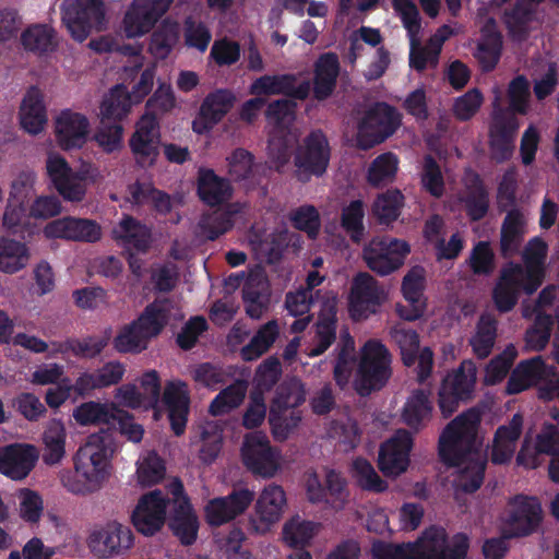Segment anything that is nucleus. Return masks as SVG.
<instances>
[{
  "label": "nucleus",
  "mask_w": 559,
  "mask_h": 559,
  "mask_svg": "<svg viewBox=\"0 0 559 559\" xmlns=\"http://www.w3.org/2000/svg\"><path fill=\"white\" fill-rule=\"evenodd\" d=\"M37 174L33 169L20 170L10 183L9 195L2 215V226L13 227L25 219L24 207L36 195Z\"/></svg>",
  "instance_id": "obj_20"
},
{
  "label": "nucleus",
  "mask_w": 559,
  "mask_h": 559,
  "mask_svg": "<svg viewBox=\"0 0 559 559\" xmlns=\"http://www.w3.org/2000/svg\"><path fill=\"white\" fill-rule=\"evenodd\" d=\"M325 486L322 485L316 472H308L305 475L304 487L308 502L312 504H324L325 509L341 511L348 502L346 481L342 475L333 469L325 472Z\"/></svg>",
  "instance_id": "obj_15"
},
{
  "label": "nucleus",
  "mask_w": 559,
  "mask_h": 559,
  "mask_svg": "<svg viewBox=\"0 0 559 559\" xmlns=\"http://www.w3.org/2000/svg\"><path fill=\"white\" fill-rule=\"evenodd\" d=\"M181 317L177 304L168 299L156 300L145 308L136 321L120 329L114 338V347L119 353H140L165 325Z\"/></svg>",
  "instance_id": "obj_3"
},
{
  "label": "nucleus",
  "mask_w": 559,
  "mask_h": 559,
  "mask_svg": "<svg viewBox=\"0 0 559 559\" xmlns=\"http://www.w3.org/2000/svg\"><path fill=\"white\" fill-rule=\"evenodd\" d=\"M479 420V413L471 409L453 419L439 438L441 461L457 467L453 478L457 492H473L483 483L486 460L477 435Z\"/></svg>",
  "instance_id": "obj_1"
},
{
  "label": "nucleus",
  "mask_w": 559,
  "mask_h": 559,
  "mask_svg": "<svg viewBox=\"0 0 559 559\" xmlns=\"http://www.w3.org/2000/svg\"><path fill=\"white\" fill-rule=\"evenodd\" d=\"M114 239L128 252L145 253L152 246V230L145 224L124 215L112 229Z\"/></svg>",
  "instance_id": "obj_36"
},
{
  "label": "nucleus",
  "mask_w": 559,
  "mask_h": 559,
  "mask_svg": "<svg viewBox=\"0 0 559 559\" xmlns=\"http://www.w3.org/2000/svg\"><path fill=\"white\" fill-rule=\"evenodd\" d=\"M226 167L228 175L235 181H250L253 183L259 170V165L254 164L253 156L243 148H237L226 157Z\"/></svg>",
  "instance_id": "obj_57"
},
{
  "label": "nucleus",
  "mask_w": 559,
  "mask_h": 559,
  "mask_svg": "<svg viewBox=\"0 0 559 559\" xmlns=\"http://www.w3.org/2000/svg\"><path fill=\"white\" fill-rule=\"evenodd\" d=\"M29 261L31 250L25 242L0 237V273L16 274L24 270Z\"/></svg>",
  "instance_id": "obj_43"
},
{
  "label": "nucleus",
  "mask_w": 559,
  "mask_h": 559,
  "mask_svg": "<svg viewBox=\"0 0 559 559\" xmlns=\"http://www.w3.org/2000/svg\"><path fill=\"white\" fill-rule=\"evenodd\" d=\"M134 544L129 526L117 520L96 525L86 538L90 551L98 559H112L124 555Z\"/></svg>",
  "instance_id": "obj_10"
},
{
  "label": "nucleus",
  "mask_w": 559,
  "mask_h": 559,
  "mask_svg": "<svg viewBox=\"0 0 559 559\" xmlns=\"http://www.w3.org/2000/svg\"><path fill=\"white\" fill-rule=\"evenodd\" d=\"M469 544L464 534L449 538L442 527H429L413 543L415 559H465Z\"/></svg>",
  "instance_id": "obj_11"
},
{
  "label": "nucleus",
  "mask_w": 559,
  "mask_h": 559,
  "mask_svg": "<svg viewBox=\"0 0 559 559\" xmlns=\"http://www.w3.org/2000/svg\"><path fill=\"white\" fill-rule=\"evenodd\" d=\"M130 147L140 165L151 166L155 163L159 154V130L153 115H144L136 123Z\"/></svg>",
  "instance_id": "obj_30"
},
{
  "label": "nucleus",
  "mask_w": 559,
  "mask_h": 559,
  "mask_svg": "<svg viewBox=\"0 0 559 559\" xmlns=\"http://www.w3.org/2000/svg\"><path fill=\"white\" fill-rule=\"evenodd\" d=\"M413 438L406 430H397L380 447L378 465L388 477H397L405 473L411 462Z\"/></svg>",
  "instance_id": "obj_25"
},
{
  "label": "nucleus",
  "mask_w": 559,
  "mask_h": 559,
  "mask_svg": "<svg viewBox=\"0 0 559 559\" xmlns=\"http://www.w3.org/2000/svg\"><path fill=\"white\" fill-rule=\"evenodd\" d=\"M295 104L289 99H280L270 104L266 118L272 128L269 140V157L280 170L289 159L288 148L296 142L298 133L292 129L295 119Z\"/></svg>",
  "instance_id": "obj_6"
},
{
  "label": "nucleus",
  "mask_w": 559,
  "mask_h": 559,
  "mask_svg": "<svg viewBox=\"0 0 559 559\" xmlns=\"http://www.w3.org/2000/svg\"><path fill=\"white\" fill-rule=\"evenodd\" d=\"M522 427L523 417L515 414L508 424L500 426L496 430L490 448V460L492 463L504 464L513 457L522 433Z\"/></svg>",
  "instance_id": "obj_38"
},
{
  "label": "nucleus",
  "mask_w": 559,
  "mask_h": 559,
  "mask_svg": "<svg viewBox=\"0 0 559 559\" xmlns=\"http://www.w3.org/2000/svg\"><path fill=\"white\" fill-rule=\"evenodd\" d=\"M200 457L203 462H212L218 454L223 441V427L219 421L211 420L201 427Z\"/></svg>",
  "instance_id": "obj_64"
},
{
  "label": "nucleus",
  "mask_w": 559,
  "mask_h": 559,
  "mask_svg": "<svg viewBox=\"0 0 559 559\" xmlns=\"http://www.w3.org/2000/svg\"><path fill=\"white\" fill-rule=\"evenodd\" d=\"M495 98L492 102V120L490 124V147L492 157L502 162L511 156L513 151V139L520 127L518 119L502 107L501 90H492Z\"/></svg>",
  "instance_id": "obj_18"
},
{
  "label": "nucleus",
  "mask_w": 559,
  "mask_h": 559,
  "mask_svg": "<svg viewBox=\"0 0 559 559\" xmlns=\"http://www.w3.org/2000/svg\"><path fill=\"white\" fill-rule=\"evenodd\" d=\"M43 235L47 239L95 242L102 238V227L88 218L64 216L46 224Z\"/></svg>",
  "instance_id": "obj_27"
},
{
  "label": "nucleus",
  "mask_w": 559,
  "mask_h": 559,
  "mask_svg": "<svg viewBox=\"0 0 559 559\" xmlns=\"http://www.w3.org/2000/svg\"><path fill=\"white\" fill-rule=\"evenodd\" d=\"M61 23L71 38L83 43L92 32L107 28L105 0H63L60 5Z\"/></svg>",
  "instance_id": "obj_5"
},
{
  "label": "nucleus",
  "mask_w": 559,
  "mask_h": 559,
  "mask_svg": "<svg viewBox=\"0 0 559 559\" xmlns=\"http://www.w3.org/2000/svg\"><path fill=\"white\" fill-rule=\"evenodd\" d=\"M557 369L548 366L540 356L521 361L512 371L507 385L509 394H516L537 382H542L538 391L547 383L557 382Z\"/></svg>",
  "instance_id": "obj_28"
},
{
  "label": "nucleus",
  "mask_w": 559,
  "mask_h": 559,
  "mask_svg": "<svg viewBox=\"0 0 559 559\" xmlns=\"http://www.w3.org/2000/svg\"><path fill=\"white\" fill-rule=\"evenodd\" d=\"M254 499L248 488L234 489L229 495L210 499L203 507L204 519L211 526H221L243 514Z\"/></svg>",
  "instance_id": "obj_22"
},
{
  "label": "nucleus",
  "mask_w": 559,
  "mask_h": 559,
  "mask_svg": "<svg viewBox=\"0 0 559 559\" xmlns=\"http://www.w3.org/2000/svg\"><path fill=\"white\" fill-rule=\"evenodd\" d=\"M174 0H132L121 20L120 29L128 39L148 34L169 10Z\"/></svg>",
  "instance_id": "obj_13"
},
{
  "label": "nucleus",
  "mask_w": 559,
  "mask_h": 559,
  "mask_svg": "<svg viewBox=\"0 0 559 559\" xmlns=\"http://www.w3.org/2000/svg\"><path fill=\"white\" fill-rule=\"evenodd\" d=\"M465 192L461 198L468 215L473 219L481 218L488 209L487 194L479 181L478 175L474 171H466L463 178Z\"/></svg>",
  "instance_id": "obj_50"
},
{
  "label": "nucleus",
  "mask_w": 559,
  "mask_h": 559,
  "mask_svg": "<svg viewBox=\"0 0 559 559\" xmlns=\"http://www.w3.org/2000/svg\"><path fill=\"white\" fill-rule=\"evenodd\" d=\"M523 266L510 263L501 270L498 283L492 292V299L497 309L501 312L510 311L518 302L521 289L525 292Z\"/></svg>",
  "instance_id": "obj_35"
},
{
  "label": "nucleus",
  "mask_w": 559,
  "mask_h": 559,
  "mask_svg": "<svg viewBox=\"0 0 559 559\" xmlns=\"http://www.w3.org/2000/svg\"><path fill=\"white\" fill-rule=\"evenodd\" d=\"M320 528V523L294 516L283 526V540L290 547H302L319 533Z\"/></svg>",
  "instance_id": "obj_56"
},
{
  "label": "nucleus",
  "mask_w": 559,
  "mask_h": 559,
  "mask_svg": "<svg viewBox=\"0 0 559 559\" xmlns=\"http://www.w3.org/2000/svg\"><path fill=\"white\" fill-rule=\"evenodd\" d=\"M403 200L399 190H388L377 197L372 204V213L380 223L389 224L399 217Z\"/></svg>",
  "instance_id": "obj_63"
},
{
  "label": "nucleus",
  "mask_w": 559,
  "mask_h": 559,
  "mask_svg": "<svg viewBox=\"0 0 559 559\" xmlns=\"http://www.w3.org/2000/svg\"><path fill=\"white\" fill-rule=\"evenodd\" d=\"M431 415V405L424 391L414 392L403 408L404 423L412 428H419Z\"/></svg>",
  "instance_id": "obj_61"
},
{
  "label": "nucleus",
  "mask_w": 559,
  "mask_h": 559,
  "mask_svg": "<svg viewBox=\"0 0 559 559\" xmlns=\"http://www.w3.org/2000/svg\"><path fill=\"white\" fill-rule=\"evenodd\" d=\"M179 39V25L171 20H165L152 34L148 52L155 60H164L171 52Z\"/></svg>",
  "instance_id": "obj_53"
},
{
  "label": "nucleus",
  "mask_w": 559,
  "mask_h": 559,
  "mask_svg": "<svg viewBox=\"0 0 559 559\" xmlns=\"http://www.w3.org/2000/svg\"><path fill=\"white\" fill-rule=\"evenodd\" d=\"M411 249L406 241L390 238H373L364 248V260L367 265L380 275H388L397 270Z\"/></svg>",
  "instance_id": "obj_19"
},
{
  "label": "nucleus",
  "mask_w": 559,
  "mask_h": 559,
  "mask_svg": "<svg viewBox=\"0 0 559 559\" xmlns=\"http://www.w3.org/2000/svg\"><path fill=\"white\" fill-rule=\"evenodd\" d=\"M114 444L108 433L91 435L74 457V471L59 473L61 485L74 495L100 490L112 474Z\"/></svg>",
  "instance_id": "obj_2"
},
{
  "label": "nucleus",
  "mask_w": 559,
  "mask_h": 559,
  "mask_svg": "<svg viewBox=\"0 0 559 559\" xmlns=\"http://www.w3.org/2000/svg\"><path fill=\"white\" fill-rule=\"evenodd\" d=\"M163 401L168 407L171 429L179 436L186 429L190 395L187 383L181 380L168 381L163 393Z\"/></svg>",
  "instance_id": "obj_37"
},
{
  "label": "nucleus",
  "mask_w": 559,
  "mask_h": 559,
  "mask_svg": "<svg viewBox=\"0 0 559 559\" xmlns=\"http://www.w3.org/2000/svg\"><path fill=\"white\" fill-rule=\"evenodd\" d=\"M280 328L276 320H271L263 324L250 343L241 350L245 360H254L264 354L278 337Z\"/></svg>",
  "instance_id": "obj_59"
},
{
  "label": "nucleus",
  "mask_w": 559,
  "mask_h": 559,
  "mask_svg": "<svg viewBox=\"0 0 559 559\" xmlns=\"http://www.w3.org/2000/svg\"><path fill=\"white\" fill-rule=\"evenodd\" d=\"M508 537L524 536L534 532L542 520L540 503L536 498L518 496L510 503Z\"/></svg>",
  "instance_id": "obj_32"
},
{
  "label": "nucleus",
  "mask_w": 559,
  "mask_h": 559,
  "mask_svg": "<svg viewBox=\"0 0 559 559\" xmlns=\"http://www.w3.org/2000/svg\"><path fill=\"white\" fill-rule=\"evenodd\" d=\"M170 492L173 495V512L169 518V526L182 544L190 545L197 539L199 519L188 497L183 493L180 481L174 480L170 484Z\"/></svg>",
  "instance_id": "obj_24"
},
{
  "label": "nucleus",
  "mask_w": 559,
  "mask_h": 559,
  "mask_svg": "<svg viewBox=\"0 0 559 559\" xmlns=\"http://www.w3.org/2000/svg\"><path fill=\"white\" fill-rule=\"evenodd\" d=\"M53 133L60 148L64 151L81 148L90 138L91 123L84 114L64 109L53 120Z\"/></svg>",
  "instance_id": "obj_26"
},
{
  "label": "nucleus",
  "mask_w": 559,
  "mask_h": 559,
  "mask_svg": "<svg viewBox=\"0 0 559 559\" xmlns=\"http://www.w3.org/2000/svg\"><path fill=\"white\" fill-rule=\"evenodd\" d=\"M39 459L37 447L31 443H12L0 448V473L13 480H22Z\"/></svg>",
  "instance_id": "obj_29"
},
{
  "label": "nucleus",
  "mask_w": 559,
  "mask_h": 559,
  "mask_svg": "<svg viewBox=\"0 0 559 559\" xmlns=\"http://www.w3.org/2000/svg\"><path fill=\"white\" fill-rule=\"evenodd\" d=\"M476 382V366L473 361H463L461 367L448 374L439 393V406L448 417L457 408L460 401L469 397Z\"/></svg>",
  "instance_id": "obj_21"
},
{
  "label": "nucleus",
  "mask_w": 559,
  "mask_h": 559,
  "mask_svg": "<svg viewBox=\"0 0 559 559\" xmlns=\"http://www.w3.org/2000/svg\"><path fill=\"white\" fill-rule=\"evenodd\" d=\"M526 233L525 215L518 211H510L501 227V250L504 255L513 254Z\"/></svg>",
  "instance_id": "obj_54"
},
{
  "label": "nucleus",
  "mask_w": 559,
  "mask_h": 559,
  "mask_svg": "<svg viewBox=\"0 0 559 559\" xmlns=\"http://www.w3.org/2000/svg\"><path fill=\"white\" fill-rule=\"evenodd\" d=\"M248 383L237 380L221 391L210 404V413L214 416L223 415L238 407L247 393Z\"/></svg>",
  "instance_id": "obj_60"
},
{
  "label": "nucleus",
  "mask_w": 559,
  "mask_h": 559,
  "mask_svg": "<svg viewBox=\"0 0 559 559\" xmlns=\"http://www.w3.org/2000/svg\"><path fill=\"white\" fill-rule=\"evenodd\" d=\"M22 128L29 134L40 133L48 121L44 93L38 87H31L23 97L20 108Z\"/></svg>",
  "instance_id": "obj_40"
},
{
  "label": "nucleus",
  "mask_w": 559,
  "mask_h": 559,
  "mask_svg": "<svg viewBox=\"0 0 559 559\" xmlns=\"http://www.w3.org/2000/svg\"><path fill=\"white\" fill-rule=\"evenodd\" d=\"M330 160V146L321 131H313L298 145L295 156V176L307 182L312 176L325 173Z\"/></svg>",
  "instance_id": "obj_14"
},
{
  "label": "nucleus",
  "mask_w": 559,
  "mask_h": 559,
  "mask_svg": "<svg viewBox=\"0 0 559 559\" xmlns=\"http://www.w3.org/2000/svg\"><path fill=\"white\" fill-rule=\"evenodd\" d=\"M109 340L110 335L106 333L99 337L51 342V355H67L71 353L75 356L94 357L105 348Z\"/></svg>",
  "instance_id": "obj_52"
},
{
  "label": "nucleus",
  "mask_w": 559,
  "mask_h": 559,
  "mask_svg": "<svg viewBox=\"0 0 559 559\" xmlns=\"http://www.w3.org/2000/svg\"><path fill=\"white\" fill-rule=\"evenodd\" d=\"M391 354L378 340L367 341L359 350L354 386L361 395L383 385L391 376Z\"/></svg>",
  "instance_id": "obj_7"
},
{
  "label": "nucleus",
  "mask_w": 559,
  "mask_h": 559,
  "mask_svg": "<svg viewBox=\"0 0 559 559\" xmlns=\"http://www.w3.org/2000/svg\"><path fill=\"white\" fill-rule=\"evenodd\" d=\"M399 158L393 153H383L372 160L368 168L367 180L371 186L385 185L395 178Z\"/></svg>",
  "instance_id": "obj_62"
},
{
  "label": "nucleus",
  "mask_w": 559,
  "mask_h": 559,
  "mask_svg": "<svg viewBox=\"0 0 559 559\" xmlns=\"http://www.w3.org/2000/svg\"><path fill=\"white\" fill-rule=\"evenodd\" d=\"M501 38L493 20H488L481 28V39L475 52L485 71L492 70L500 59Z\"/></svg>",
  "instance_id": "obj_47"
},
{
  "label": "nucleus",
  "mask_w": 559,
  "mask_h": 559,
  "mask_svg": "<svg viewBox=\"0 0 559 559\" xmlns=\"http://www.w3.org/2000/svg\"><path fill=\"white\" fill-rule=\"evenodd\" d=\"M21 44L25 50L41 56L56 50L58 39L52 26L47 24H33L22 32Z\"/></svg>",
  "instance_id": "obj_44"
},
{
  "label": "nucleus",
  "mask_w": 559,
  "mask_h": 559,
  "mask_svg": "<svg viewBox=\"0 0 559 559\" xmlns=\"http://www.w3.org/2000/svg\"><path fill=\"white\" fill-rule=\"evenodd\" d=\"M389 334L399 346L403 362L408 367L417 362L418 378L424 381L430 374L433 365V355L430 348L419 349V335L402 323L393 325Z\"/></svg>",
  "instance_id": "obj_23"
},
{
  "label": "nucleus",
  "mask_w": 559,
  "mask_h": 559,
  "mask_svg": "<svg viewBox=\"0 0 559 559\" xmlns=\"http://www.w3.org/2000/svg\"><path fill=\"white\" fill-rule=\"evenodd\" d=\"M335 352L334 378L336 383L343 388L349 383L355 366V341L348 330L341 332Z\"/></svg>",
  "instance_id": "obj_49"
},
{
  "label": "nucleus",
  "mask_w": 559,
  "mask_h": 559,
  "mask_svg": "<svg viewBox=\"0 0 559 559\" xmlns=\"http://www.w3.org/2000/svg\"><path fill=\"white\" fill-rule=\"evenodd\" d=\"M286 504V495L281 486L275 484L265 486L255 501L258 518L255 531L259 533L267 532L283 516Z\"/></svg>",
  "instance_id": "obj_34"
},
{
  "label": "nucleus",
  "mask_w": 559,
  "mask_h": 559,
  "mask_svg": "<svg viewBox=\"0 0 559 559\" xmlns=\"http://www.w3.org/2000/svg\"><path fill=\"white\" fill-rule=\"evenodd\" d=\"M198 192L202 201L209 205H217L231 194V187L226 179L214 174L211 169H200Z\"/></svg>",
  "instance_id": "obj_48"
},
{
  "label": "nucleus",
  "mask_w": 559,
  "mask_h": 559,
  "mask_svg": "<svg viewBox=\"0 0 559 559\" xmlns=\"http://www.w3.org/2000/svg\"><path fill=\"white\" fill-rule=\"evenodd\" d=\"M62 203L58 197L53 194H36L24 207L25 219H21V223L13 227H7L5 230L12 234H27L31 236L37 229L35 222H44L57 217L62 213Z\"/></svg>",
  "instance_id": "obj_33"
},
{
  "label": "nucleus",
  "mask_w": 559,
  "mask_h": 559,
  "mask_svg": "<svg viewBox=\"0 0 559 559\" xmlns=\"http://www.w3.org/2000/svg\"><path fill=\"white\" fill-rule=\"evenodd\" d=\"M115 403L85 402L73 409V418L81 426L111 425L118 418Z\"/></svg>",
  "instance_id": "obj_46"
},
{
  "label": "nucleus",
  "mask_w": 559,
  "mask_h": 559,
  "mask_svg": "<svg viewBox=\"0 0 559 559\" xmlns=\"http://www.w3.org/2000/svg\"><path fill=\"white\" fill-rule=\"evenodd\" d=\"M338 74V59L336 55L328 52L322 55L316 63L314 95L319 99L328 97L334 86Z\"/></svg>",
  "instance_id": "obj_51"
},
{
  "label": "nucleus",
  "mask_w": 559,
  "mask_h": 559,
  "mask_svg": "<svg viewBox=\"0 0 559 559\" xmlns=\"http://www.w3.org/2000/svg\"><path fill=\"white\" fill-rule=\"evenodd\" d=\"M135 105L123 85H116L103 98L98 118L99 121L118 122L124 118Z\"/></svg>",
  "instance_id": "obj_45"
},
{
  "label": "nucleus",
  "mask_w": 559,
  "mask_h": 559,
  "mask_svg": "<svg viewBox=\"0 0 559 559\" xmlns=\"http://www.w3.org/2000/svg\"><path fill=\"white\" fill-rule=\"evenodd\" d=\"M135 465L136 481L143 487L159 483L166 475L164 460L153 450H144Z\"/></svg>",
  "instance_id": "obj_55"
},
{
  "label": "nucleus",
  "mask_w": 559,
  "mask_h": 559,
  "mask_svg": "<svg viewBox=\"0 0 559 559\" xmlns=\"http://www.w3.org/2000/svg\"><path fill=\"white\" fill-rule=\"evenodd\" d=\"M400 124V115L385 104L369 109L358 124L357 145L367 150L390 136Z\"/></svg>",
  "instance_id": "obj_17"
},
{
  "label": "nucleus",
  "mask_w": 559,
  "mask_h": 559,
  "mask_svg": "<svg viewBox=\"0 0 559 559\" xmlns=\"http://www.w3.org/2000/svg\"><path fill=\"white\" fill-rule=\"evenodd\" d=\"M497 321L490 314L480 317L474 334L471 336L469 344L475 355L479 358L487 357L496 341Z\"/></svg>",
  "instance_id": "obj_58"
},
{
  "label": "nucleus",
  "mask_w": 559,
  "mask_h": 559,
  "mask_svg": "<svg viewBox=\"0 0 559 559\" xmlns=\"http://www.w3.org/2000/svg\"><path fill=\"white\" fill-rule=\"evenodd\" d=\"M305 396L304 385L298 380L278 389L269 416L275 440L284 441L297 429L302 418L297 406L304 403Z\"/></svg>",
  "instance_id": "obj_8"
},
{
  "label": "nucleus",
  "mask_w": 559,
  "mask_h": 559,
  "mask_svg": "<svg viewBox=\"0 0 559 559\" xmlns=\"http://www.w3.org/2000/svg\"><path fill=\"white\" fill-rule=\"evenodd\" d=\"M290 76H271L264 75L257 79L250 86V94L257 97L261 95L292 94L294 97L302 99L310 92V83L304 82L298 86L293 84Z\"/></svg>",
  "instance_id": "obj_42"
},
{
  "label": "nucleus",
  "mask_w": 559,
  "mask_h": 559,
  "mask_svg": "<svg viewBox=\"0 0 559 559\" xmlns=\"http://www.w3.org/2000/svg\"><path fill=\"white\" fill-rule=\"evenodd\" d=\"M240 455L247 469L262 478L275 477L285 465L282 451L273 447L267 436L260 431L243 437Z\"/></svg>",
  "instance_id": "obj_9"
},
{
  "label": "nucleus",
  "mask_w": 559,
  "mask_h": 559,
  "mask_svg": "<svg viewBox=\"0 0 559 559\" xmlns=\"http://www.w3.org/2000/svg\"><path fill=\"white\" fill-rule=\"evenodd\" d=\"M388 293L369 273H358L352 281L348 311L354 320L374 314L386 300Z\"/></svg>",
  "instance_id": "obj_16"
},
{
  "label": "nucleus",
  "mask_w": 559,
  "mask_h": 559,
  "mask_svg": "<svg viewBox=\"0 0 559 559\" xmlns=\"http://www.w3.org/2000/svg\"><path fill=\"white\" fill-rule=\"evenodd\" d=\"M43 461L48 465L59 464L66 456L67 429L61 419L47 421L41 435Z\"/></svg>",
  "instance_id": "obj_41"
},
{
  "label": "nucleus",
  "mask_w": 559,
  "mask_h": 559,
  "mask_svg": "<svg viewBox=\"0 0 559 559\" xmlns=\"http://www.w3.org/2000/svg\"><path fill=\"white\" fill-rule=\"evenodd\" d=\"M45 174L59 195L67 202H82L87 187L99 183L104 176L99 167L82 162L74 170L68 160L57 152H49L45 160Z\"/></svg>",
  "instance_id": "obj_4"
},
{
  "label": "nucleus",
  "mask_w": 559,
  "mask_h": 559,
  "mask_svg": "<svg viewBox=\"0 0 559 559\" xmlns=\"http://www.w3.org/2000/svg\"><path fill=\"white\" fill-rule=\"evenodd\" d=\"M160 399V378L156 370H147L134 383H126L115 391L119 406L131 409H154V418H159L157 409Z\"/></svg>",
  "instance_id": "obj_12"
},
{
  "label": "nucleus",
  "mask_w": 559,
  "mask_h": 559,
  "mask_svg": "<svg viewBox=\"0 0 559 559\" xmlns=\"http://www.w3.org/2000/svg\"><path fill=\"white\" fill-rule=\"evenodd\" d=\"M547 255V245L535 237L528 241L523 252L525 293L533 294L542 284L545 273V260Z\"/></svg>",
  "instance_id": "obj_39"
},
{
  "label": "nucleus",
  "mask_w": 559,
  "mask_h": 559,
  "mask_svg": "<svg viewBox=\"0 0 559 559\" xmlns=\"http://www.w3.org/2000/svg\"><path fill=\"white\" fill-rule=\"evenodd\" d=\"M166 506V500L159 491L144 495L139 500L131 518L138 532L145 536H152L158 532L165 523Z\"/></svg>",
  "instance_id": "obj_31"
}]
</instances>
